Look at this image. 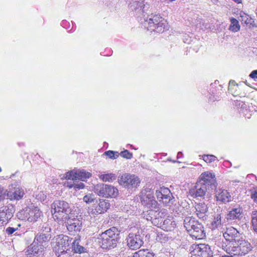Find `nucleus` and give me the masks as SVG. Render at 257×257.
<instances>
[{
  "label": "nucleus",
  "instance_id": "obj_41",
  "mask_svg": "<svg viewBox=\"0 0 257 257\" xmlns=\"http://www.w3.org/2000/svg\"><path fill=\"white\" fill-rule=\"evenodd\" d=\"M251 223L253 230L257 232V210L252 212Z\"/></svg>",
  "mask_w": 257,
  "mask_h": 257
},
{
  "label": "nucleus",
  "instance_id": "obj_23",
  "mask_svg": "<svg viewBox=\"0 0 257 257\" xmlns=\"http://www.w3.org/2000/svg\"><path fill=\"white\" fill-rule=\"evenodd\" d=\"M196 225L194 229H193L190 235L192 238L195 239H201L204 238L205 236V232L204 230L203 226L200 222L195 223Z\"/></svg>",
  "mask_w": 257,
  "mask_h": 257
},
{
  "label": "nucleus",
  "instance_id": "obj_43",
  "mask_svg": "<svg viewBox=\"0 0 257 257\" xmlns=\"http://www.w3.org/2000/svg\"><path fill=\"white\" fill-rule=\"evenodd\" d=\"M119 155H120L122 158H125L127 159H130L133 157L132 153H130L127 150H125L121 152Z\"/></svg>",
  "mask_w": 257,
  "mask_h": 257
},
{
  "label": "nucleus",
  "instance_id": "obj_40",
  "mask_svg": "<svg viewBox=\"0 0 257 257\" xmlns=\"http://www.w3.org/2000/svg\"><path fill=\"white\" fill-rule=\"evenodd\" d=\"M83 200L86 203L90 204L95 202L96 197L93 193H88L83 197Z\"/></svg>",
  "mask_w": 257,
  "mask_h": 257
},
{
  "label": "nucleus",
  "instance_id": "obj_1",
  "mask_svg": "<svg viewBox=\"0 0 257 257\" xmlns=\"http://www.w3.org/2000/svg\"><path fill=\"white\" fill-rule=\"evenodd\" d=\"M98 242L100 246L107 250L112 249L117 246L120 239V231L112 227L99 234Z\"/></svg>",
  "mask_w": 257,
  "mask_h": 257
},
{
  "label": "nucleus",
  "instance_id": "obj_4",
  "mask_svg": "<svg viewBox=\"0 0 257 257\" xmlns=\"http://www.w3.org/2000/svg\"><path fill=\"white\" fill-rule=\"evenodd\" d=\"M223 237L225 239V241H223L221 245H228L232 246H239L244 242L246 243H249L248 241L245 240H240L238 239L239 233L237 230L233 227H230L226 228V231L223 234Z\"/></svg>",
  "mask_w": 257,
  "mask_h": 257
},
{
  "label": "nucleus",
  "instance_id": "obj_11",
  "mask_svg": "<svg viewBox=\"0 0 257 257\" xmlns=\"http://www.w3.org/2000/svg\"><path fill=\"white\" fill-rule=\"evenodd\" d=\"M144 235L139 231L137 233L131 232L126 238L127 245L133 250L140 248L144 243Z\"/></svg>",
  "mask_w": 257,
  "mask_h": 257
},
{
  "label": "nucleus",
  "instance_id": "obj_36",
  "mask_svg": "<svg viewBox=\"0 0 257 257\" xmlns=\"http://www.w3.org/2000/svg\"><path fill=\"white\" fill-rule=\"evenodd\" d=\"M230 25L229 27V30L233 32H236L240 29V25L238 21L235 18H232L230 19Z\"/></svg>",
  "mask_w": 257,
  "mask_h": 257
},
{
  "label": "nucleus",
  "instance_id": "obj_28",
  "mask_svg": "<svg viewBox=\"0 0 257 257\" xmlns=\"http://www.w3.org/2000/svg\"><path fill=\"white\" fill-rule=\"evenodd\" d=\"M176 222L172 217L167 218L164 221H162L161 224L159 227H161L164 230L170 231L176 227Z\"/></svg>",
  "mask_w": 257,
  "mask_h": 257
},
{
  "label": "nucleus",
  "instance_id": "obj_18",
  "mask_svg": "<svg viewBox=\"0 0 257 257\" xmlns=\"http://www.w3.org/2000/svg\"><path fill=\"white\" fill-rule=\"evenodd\" d=\"M192 248H193V250L192 252L198 255H201L202 257H210L212 256L213 252L210 249V246L208 244H193L192 246Z\"/></svg>",
  "mask_w": 257,
  "mask_h": 257
},
{
  "label": "nucleus",
  "instance_id": "obj_51",
  "mask_svg": "<svg viewBox=\"0 0 257 257\" xmlns=\"http://www.w3.org/2000/svg\"><path fill=\"white\" fill-rule=\"evenodd\" d=\"M190 257H202L201 255H198L197 254L193 253Z\"/></svg>",
  "mask_w": 257,
  "mask_h": 257
},
{
  "label": "nucleus",
  "instance_id": "obj_38",
  "mask_svg": "<svg viewBox=\"0 0 257 257\" xmlns=\"http://www.w3.org/2000/svg\"><path fill=\"white\" fill-rule=\"evenodd\" d=\"M99 178L103 182H112L116 179V176L112 173H108L100 175Z\"/></svg>",
  "mask_w": 257,
  "mask_h": 257
},
{
  "label": "nucleus",
  "instance_id": "obj_31",
  "mask_svg": "<svg viewBox=\"0 0 257 257\" xmlns=\"http://www.w3.org/2000/svg\"><path fill=\"white\" fill-rule=\"evenodd\" d=\"M221 214H217L214 216L213 220L211 221L209 227L212 230L218 229L221 226Z\"/></svg>",
  "mask_w": 257,
  "mask_h": 257
},
{
  "label": "nucleus",
  "instance_id": "obj_45",
  "mask_svg": "<svg viewBox=\"0 0 257 257\" xmlns=\"http://www.w3.org/2000/svg\"><path fill=\"white\" fill-rule=\"evenodd\" d=\"M36 198L38 200L43 201L46 198V195L43 192H40L36 195Z\"/></svg>",
  "mask_w": 257,
  "mask_h": 257
},
{
  "label": "nucleus",
  "instance_id": "obj_49",
  "mask_svg": "<svg viewBox=\"0 0 257 257\" xmlns=\"http://www.w3.org/2000/svg\"><path fill=\"white\" fill-rule=\"evenodd\" d=\"M251 198L254 200V202H257V190H255L251 193Z\"/></svg>",
  "mask_w": 257,
  "mask_h": 257
},
{
  "label": "nucleus",
  "instance_id": "obj_12",
  "mask_svg": "<svg viewBox=\"0 0 257 257\" xmlns=\"http://www.w3.org/2000/svg\"><path fill=\"white\" fill-rule=\"evenodd\" d=\"M15 212V208L11 204L0 207V226L6 225L13 217Z\"/></svg>",
  "mask_w": 257,
  "mask_h": 257
},
{
  "label": "nucleus",
  "instance_id": "obj_14",
  "mask_svg": "<svg viewBox=\"0 0 257 257\" xmlns=\"http://www.w3.org/2000/svg\"><path fill=\"white\" fill-rule=\"evenodd\" d=\"M91 174L88 172L85 171L84 170H72L67 172L65 174V178L67 180H71L72 181H76L80 180L85 181L87 178H89Z\"/></svg>",
  "mask_w": 257,
  "mask_h": 257
},
{
  "label": "nucleus",
  "instance_id": "obj_21",
  "mask_svg": "<svg viewBox=\"0 0 257 257\" xmlns=\"http://www.w3.org/2000/svg\"><path fill=\"white\" fill-rule=\"evenodd\" d=\"M242 209L239 205L232 208L228 211L225 216V219L227 221L233 220H240L242 217Z\"/></svg>",
  "mask_w": 257,
  "mask_h": 257
},
{
  "label": "nucleus",
  "instance_id": "obj_26",
  "mask_svg": "<svg viewBox=\"0 0 257 257\" xmlns=\"http://www.w3.org/2000/svg\"><path fill=\"white\" fill-rule=\"evenodd\" d=\"M24 195V191L19 188H14L8 191L7 193L8 198L10 200H20L22 198Z\"/></svg>",
  "mask_w": 257,
  "mask_h": 257
},
{
  "label": "nucleus",
  "instance_id": "obj_10",
  "mask_svg": "<svg viewBox=\"0 0 257 257\" xmlns=\"http://www.w3.org/2000/svg\"><path fill=\"white\" fill-rule=\"evenodd\" d=\"M206 184L197 183L195 189L191 190L190 193L194 198H201L209 201L212 197V190Z\"/></svg>",
  "mask_w": 257,
  "mask_h": 257
},
{
  "label": "nucleus",
  "instance_id": "obj_9",
  "mask_svg": "<svg viewBox=\"0 0 257 257\" xmlns=\"http://www.w3.org/2000/svg\"><path fill=\"white\" fill-rule=\"evenodd\" d=\"M118 180L120 185L131 190H135L140 184V180L138 177L126 173L122 174Z\"/></svg>",
  "mask_w": 257,
  "mask_h": 257
},
{
  "label": "nucleus",
  "instance_id": "obj_44",
  "mask_svg": "<svg viewBox=\"0 0 257 257\" xmlns=\"http://www.w3.org/2000/svg\"><path fill=\"white\" fill-rule=\"evenodd\" d=\"M216 157L213 155H204L203 156V160L206 163H210L216 160Z\"/></svg>",
  "mask_w": 257,
  "mask_h": 257
},
{
  "label": "nucleus",
  "instance_id": "obj_2",
  "mask_svg": "<svg viewBox=\"0 0 257 257\" xmlns=\"http://www.w3.org/2000/svg\"><path fill=\"white\" fill-rule=\"evenodd\" d=\"M72 211L70 204L64 200H55L51 205L53 217L58 222H66L72 215Z\"/></svg>",
  "mask_w": 257,
  "mask_h": 257
},
{
  "label": "nucleus",
  "instance_id": "obj_16",
  "mask_svg": "<svg viewBox=\"0 0 257 257\" xmlns=\"http://www.w3.org/2000/svg\"><path fill=\"white\" fill-rule=\"evenodd\" d=\"M199 183L206 184L211 190L215 189L217 186L215 176L214 174L208 172L202 174L200 176Z\"/></svg>",
  "mask_w": 257,
  "mask_h": 257
},
{
  "label": "nucleus",
  "instance_id": "obj_30",
  "mask_svg": "<svg viewBox=\"0 0 257 257\" xmlns=\"http://www.w3.org/2000/svg\"><path fill=\"white\" fill-rule=\"evenodd\" d=\"M57 249H70L69 237L66 235H61L59 236L56 242Z\"/></svg>",
  "mask_w": 257,
  "mask_h": 257
},
{
  "label": "nucleus",
  "instance_id": "obj_37",
  "mask_svg": "<svg viewBox=\"0 0 257 257\" xmlns=\"http://www.w3.org/2000/svg\"><path fill=\"white\" fill-rule=\"evenodd\" d=\"M75 181H73V182H67V183H65V186L66 187H68L69 188H72L74 187V188L75 190H76V189L80 190L81 189L84 188V187L85 186L84 183H83L82 182H80L79 183L76 184L75 183Z\"/></svg>",
  "mask_w": 257,
  "mask_h": 257
},
{
  "label": "nucleus",
  "instance_id": "obj_6",
  "mask_svg": "<svg viewBox=\"0 0 257 257\" xmlns=\"http://www.w3.org/2000/svg\"><path fill=\"white\" fill-rule=\"evenodd\" d=\"M154 192L148 188H145L140 192V197L141 202L144 206L152 209H159V204L155 199L153 195Z\"/></svg>",
  "mask_w": 257,
  "mask_h": 257
},
{
  "label": "nucleus",
  "instance_id": "obj_27",
  "mask_svg": "<svg viewBox=\"0 0 257 257\" xmlns=\"http://www.w3.org/2000/svg\"><path fill=\"white\" fill-rule=\"evenodd\" d=\"M198 221L196 220L195 218L191 216L185 217L184 220V226L186 230L189 233V235H191V232L193 229H194L197 224L195 223H198Z\"/></svg>",
  "mask_w": 257,
  "mask_h": 257
},
{
  "label": "nucleus",
  "instance_id": "obj_5",
  "mask_svg": "<svg viewBox=\"0 0 257 257\" xmlns=\"http://www.w3.org/2000/svg\"><path fill=\"white\" fill-rule=\"evenodd\" d=\"M243 243L241 246H230L228 245H221V248L227 254L222 255L220 257H239V255H245L251 250V246L249 243Z\"/></svg>",
  "mask_w": 257,
  "mask_h": 257
},
{
  "label": "nucleus",
  "instance_id": "obj_25",
  "mask_svg": "<svg viewBox=\"0 0 257 257\" xmlns=\"http://www.w3.org/2000/svg\"><path fill=\"white\" fill-rule=\"evenodd\" d=\"M28 221L30 222H35L38 218L42 216V212L37 207H29Z\"/></svg>",
  "mask_w": 257,
  "mask_h": 257
},
{
  "label": "nucleus",
  "instance_id": "obj_52",
  "mask_svg": "<svg viewBox=\"0 0 257 257\" xmlns=\"http://www.w3.org/2000/svg\"><path fill=\"white\" fill-rule=\"evenodd\" d=\"M235 2L237 3V4H239L241 2V0H233Z\"/></svg>",
  "mask_w": 257,
  "mask_h": 257
},
{
  "label": "nucleus",
  "instance_id": "obj_46",
  "mask_svg": "<svg viewBox=\"0 0 257 257\" xmlns=\"http://www.w3.org/2000/svg\"><path fill=\"white\" fill-rule=\"evenodd\" d=\"M18 229V228H14L12 227H9L6 229V232L8 235L12 234L16 230Z\"/></svg>",
  "mask_w": 257,
  "mask_h": 257
},
{
  "label": "nucleus",
  "instance_id": "obj_48",
  "mask_svg": "<svg viewBox=\"0 0 257 257\" xmlns=\"http://www.w3.org/2000/svg\"><path fill=\"white\" fill-rule=\"evenodd\" d=\"M249 77L254 79L257 78V70L252 71L249 74Z\"/></svg>",
  "mask_w": 257,
  "mask_h": 257
},
{
  "label": "nucleus",
  "instance_id": "obj_3",
  "mask_svg": "<svg viewBox=\"0 0 257 257\" xmlns=\"http://www.w3.org/2000/svg\"><path fill=\"white\" fill-rule=\"evenodd\" d=\"M144 22L145 27H147L148 30L151 32L162 33L168 28L166 21L158 15L151 14L148 15Z\"/></svg>",
  "mask_w": 257,
  "mask_h": 257
},
{
  "label": "nucleus",
  "instance_id": "obj_22",
  "mask_svg": "<svg viewBox=\"0 0 257 257\" xmlns=\"http://www.w3.org/2000/svg\"><path fill=\"white\" fill-rule=\"evenodd\" d=\"M215 197L217 202L226 204L232 200L230 193L226 190L219 189L215 191Z\"/></svg>",
  "mask_w": 257,
  "mask_h": 257
},
{
  "label": "nucleus",
  "instance_id": "obj_50",
  "mask_svg": "<svg viewBox=\"0 0 257 257\" xmlns=\"http://www.w3.org/2000/svg\"><path fill=\"white\" fill-rule=\"evenodd\" d=\"M183 155V154L181 152H179L177 154V158H179Z\"/></svg>",
  "mask_w": 257,
  "mask_h": 257
},
{
  "label": "nucleus",
  "instance_id": "obj_8",
  "mask_svg": "<svg viewBox=\"0 0 257 257\" xmlns=\"http://www.w3.org/2000/svg\"><path fill=\"white\" fill-rule=\"evenodd\" d=\"M150 210L147 212V213L144 215V217L148 220L151 221L152 223L157 226H160L163 221V218L166 216L168 213L166 209L162 208L161 209H156Z\"/></svg>",
  "mask_w": 257,
  "mask_h": 257
},
{
  "label": "nucleus",
  "instance_id": "obj_34",
  "mask_svg": "<svg viewBox=\"0 0 257 257\" xmlns=\"http://www.w3.org/2000/svg\"><path fill=\"white\" fill-rule=\"evenodd\" d=\"M238 89L239 86L237 84H235L234 81H230L229 82L228 91L230 93L234 96L239 95L240 93L237 91Z\"/></svg>",
  "mask_w": 257,
  "mask_h": 257
},
{
  "label": "nucleus",
  "instance_id": "obj_20",
  "mask_svg": "<svg viewBox=\"0 0 257 257\" xmlns=\"http://www.w3.org/2000/svg\"><path fill=\"white\" fill-rule=\"evenodd\" d=\"M135 11L139 17L142 18L145 21V18H147L146 15L150 6L147 3H145L144 1H140L136 2L134 5Z\"/></svg>",
  "mask_w": 257,
  "mask_h": 257
},
{
  "label": "nucleus",
  "instance_id": "obj_54",
  "mask_svg": "<svg viewBox=\"0 0 257 257\" xmlns=\"http://www.w3.org/2000/svg\"><path fill=\"white\" fill-rule=\"evenodd\" d=\"M245 23L246 24L248 23V22H247L246 20L245 21Z\"/></svg>",
  "mask_w": 257,
  "mask_h": 257
},
{
  "label": "nucleus",
  "instance_id": "obj_7",
  "mask_svg": "<svg viewBox=\"0 0 257 257\" xmlns=\"http://www.w3.org/2000/svg\"><path fill=\"white\" fill-rule=\"evenodd\" d=\"M94 192L102 197H115L118 194V191L114 186L103 183L97 184L94 186Z\"/></svg>",
  "mask_w": 257,
  "mask_h": 257
},
{
  "label": "nucleus",
  "instance_id": "obj_17",
  "mask_svg": "<svg viewBox=\"0 0 257 257\" xmlns=\"http://www.w3.org/2000/svg\"><path fill=\"white\" fill-rule=\"evenodd\" d=\"M38 242H33L26 251L27 257H42L44 254V245L37 244Z\"/></svg>",
  "mask_w": 257,
  "mask_h": 257
},
{
  "label": "nucleus",
  "instance_id": "obj_35",
  "mask_svg": "<svg viewBox=\"0 0 257 257\" xmlns=\"http://www.w3.org/2000/svg\"><path fill=\"white\" fill-rule=\"evenodd\" d=\"M29 207H26L25 209L19 211L17 213V216L18 218L22 220H27L28 221L29 216Z\"/></svg>",
  "mask_w": 257,
  "mask_h": 257
},
{
  "label": "nucleus",
  "instance_id": "obj_15",
  "mask_svg": "<svg viewBox=\"0 0 257 257\" xmlns=\"http://www.w3.org/2000/svg\"><path fill=\"white\" fill-rule=\"evenodd\" d=\"M51 228L46 225L45 226H43L41 229V232L38 234L35 237L33 242H38L37 244L44 245V247L46 245L47 242L49 241L51 237V234L50 233Z\"/></svg>",
  "mask_w": 257,
  "mask_h": 257
},
{
  "label": "nucleus",
  "instance_id": "obj_33",
  "mask_svg": "<svg viewBox=\"0 0 257 257\" xmlns=\"http://www.w3.org/2000/svg\"><path fill=\"white\" fill-rule=\"evenodd\" d=\"M133 257H155V254L149 249H141L134 253Z\"/></svg>",
  "mask_w": 257,
  "mask_h": 257
},
{
  "label": "nucleus",
  "instance_id": "obj_19",
  "mask_svg": "<svg viewBox=\"0 0 257 257\" xmlns=\"http://www.w3.org/2000/svg\"><path fill=\"white\" fill-rule=\"evenodd\" d=\"M72 217V215L66 222H64L66 223L68 230L72 233L80 232L82 229V221L78 218Z\"/></svg>",
  "mask_w": 257,
  "mask_h": 257
},
{
  "label": "nucleus",
  "instance_id": "obj_53",
  "mask_svg": "<svg viewBox=\"0 0 257 257\" xmlns=\"http://www.w3.org/2000/svg\"><path fill=\"white\" fill-rule=\"evenodd\" d=\"M244 104L242 102H241V103H240V102H239V104H238V105H241V107H242L243 105H244Z\"/></svg>",
  "mask_w": 257,
  "mask_h": 257
},
{
  "label": "nucleus",
  "instance_id": "obj_24",
  "mask_svg": "<svg viewBox=\"0 0 257 257\" xmlns=\"http://www.w3.org/2000/svg\"><path fill=\"white\" fill-rule=\"evenodd\" d=\"M196 213L198 217L202 220L206 219L208 211L207 205L204 202L197 203L195 205Z\"/></svg>",
  "mask_w": 257,
  "mask_h": 257
},
{
  "label": "nucleus",
  "instance_id": "obj_47",
  "mask_svg": "<svg viewBox=\"0 0 257 257\" xmlns=\"http://www.w3.org/2000/svg\"><path fill=\"white\" fill-rule=\"evenodd\" d=\"M250 245H251V249L253 247H257V238L256 237H253L251 238V239L250 240V242H248Z\"/></svg>",
  "mask_w": 257,
  "mask_h": 257
},
{
  "label": "nucleus",
  "instance_id": "obj_42",
  "mask_svg": "<svg viewBox=\"0 0 257 257\" xmlns=\"http://www.w3.org/2000/svg\"><path fill=\"white\" fill-rule=\"evenodd\" d=\"M104 155L108 157L110 159H115L119 156V154L117 152H114L113 151H107L105 152Z\"/></svg>",
  "mask_w": 257,
  "mask_h": 257
},
{
  "label": "nucleus",
  "instance_id": "obj_32",
  "mask_svg": "<svg viewBox=\"0 0 257 257\" xmlns=\"http://www.w3.org/2000/svg\"><path fill=\"white\" fill-rule=\"evenodd\" d=\"M72 248L75 253H81L86 251V248L79 244V240L76 239L72 242Z\"/></svg>",
  "mask_w": 257,
  "mask_h": 257
},
{
  "label": "nucleus",
  "instance_id": "obj_13",
  "mask_svg": "<svg viewBox=\"0 0 257 257\" xmlns=\"http://www.w3.org/2000/svg\"><path fill=\"white\" fill-rule=\"evenodd\" d=\"M156 195L159 201L165 204L173 203L174 197L168 188L162 187L156 190Z\"/></svg>",
  "mask_w": 257,
  "mask_h": 257
},
{
  "label": "nucleus",
  "instance_id": "obj_39",
  "mask_svg": "<svg viewBox=\"0 0 257 257\" xmlns=\"http://www.w3.org/2000/svg\"><path fill=\"white\" fill-rule=\"evenodd\" d=\"M70 249H56V254L58 257H71Z\"/></svg>",
  "mask_w": 257,
  "mask_h": 257
},
{
  "label": "nucleus",
  "instance_id": "obj_29",
  "mask_svg": "<svg viewBox=\"0 0 257 257\" xmlns=\"http://www.w3.org/2000/svg\"><path fill=\"white\" fill-rule=\"evenodd\" d=\"M110 204L106 200L100 199L99 203L95 206L94 212L98 214L103 213L109 208Z\"/></svg>",
  "mask_w": 257,
  "mask_h": 257
}]
</instances>
